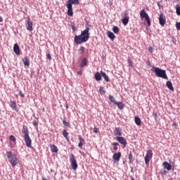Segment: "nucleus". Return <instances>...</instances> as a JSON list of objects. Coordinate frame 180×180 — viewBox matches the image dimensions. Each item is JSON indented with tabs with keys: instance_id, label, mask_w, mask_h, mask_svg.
I'll return each instance as SVG.
<instances>
[{
	"instance_id": "obj_1",
	"label": "nucleus",
	"mask_w": 180,
	"mask_h": 180,
	"mask_svg": "<svg viewBox=\"0 0 180 180\" xmlns=\"http://www.w3.org/2000/svg\"><path fill=\"white\" fill-rule=\"evenodd\" d=\"M89 30L90 28L87 27L81 32L80 35L75 36V43H76V44H82V43L88 41V40H89Z\"/></svg>"
},
{
	"instance_id": "obj_2",
	"label": "nucleus",
	"mask_w": 180,
	"mask_h": 180,
	"mask_svg": "<svg viewBox=\"0 0 180 180\" xmlns=\"http://www.w3.org/2000/svg\"><path fill=\"white\" fill-rule=\"evenodd\" d=\"M6 155L11 167H16L19 164L20 161L19 158H18V155L14 154L12 151H6Z\"/></svg>"
},
{
	"instance_id": "obj_3",
	"label": "nucleus",
	"mask_w": 180,
	"mask_h": 180,
	"mask_svg": "<svg viewBox=\"0 0 180 180\" xmlns=\"http://www.w3.org/2000/svg\"><path fill=\"white\" fill-rule=\"evenodd\" d=\"M153 72H155L156 77L159 78H163V79H168V76H167V72L162 69H160V68L153 67V70H151Z\"/></svg>"
},
{
	"instance_id": "obj_4",
	"label": "nucleus",
	"mask_w": 180,
	"mask_h": 180,
	"mask_svg": "<svg viewBox=\"0 0 180 180\" xmlns=\"http://www.w3.org/2000/svg\"><path fill=\"white\" fill-rule=\"evenodd\" d=\"M72 5H79V0H68L66 6L68 8V16H72L74 12L72 11Z\"/></svg>"
},
{
	"instance_id": "obj_5",
	"label": "nucleus",
	"mask_w": 180,
	"mask_h": 180,
	"mask_svg": "<svg viewBox=\"0 0 180 180\" xmlns=\"http://www.w3.org/2000/svg\"><path fill=\"white\" fill-rule=\"evenodd\" d=\"M140 17L141 19H145L148 26H151V20H150V16L148 13L146 12V10L143 9L140 11Z\"/></svg>"
},
{
	"instance_id": "obj_6",
	"label": "nucleus",
	"mask_w": 180,
	"mask_h": 180,
	"mask_svg": "<svg viewBox=\"0 0 180 180\" xmlns=\"http://www.w3.org/2000/svg\"><path fill=\"white\" fill-rule=\"evenodd\" d=\"M70 161L72 169H74V171H77V168H78V164L77 163V160H75V155H74L72 153L70 155Z\"/></svg>"
},
{
	"instance_id": "obj_7",
	"label": "nucleus",
	"mask_w": 180,
	"mask_h": 180,
	"mask_svg": "<svg viewBox=\"0 0 180 180\" xmlns=\"http://www.w3.org/2000/svg\"><path fill=\"white\" fill-rule=\"evenodd\" d=\"M151 158H153V150H147L146 155L145 156V164H146V165H148Z\"/></svg>"
},
{
	"instance_id": "obj_8",
	"label": "nucleus",
	"mask_w": 180,
	"mask_h": 180,
	"mask_svg": "<svg viewBox=\"0 0 180 180\" xmlns=\"http://www.w3.org/2000/svg\"><path fill=\"white\" fill-rule=\"evenodd\" d=\"M159 23L160 26H165V23H167V18L164 13H161L159 16Z\"/></svg>"
},
{
	"instance_id": "obj_9",
	"label": "nucleus",
	"mask_w": 180,
	"mask_h": 180,
	"mask_svg": "<svg viewBox=\"0 0 180 180\" xmlns=\"http://www.w3.org/2000/svg\"><path fill=\"white\" fill-rule=\"evenodd\" d=\"M26 28L27 30L32 32L33 30V22L30 20V18H28L27 20L26 21Z\"/></svg>"
},
{
	"instance_id": "obj_10",
	"label": "nucleus",
	"mask_w": 180,
	"mask_h": 180,
	"mask_svg": "<svg viewBox=\"0 0 180 180\" xmlns=\"http://www.w3.org/2000/svg\"><path fill=\"white\" fill-rule=\"evenodd\" d=\"M24 140L27 147L32 148V139H30V136L29 135L24 136Z\"/></svg>"
},
{
	"instance_id": "obj_11",
	"label": "nucleus",
	"mask_w": 180,
	"mask_h": 180,
	"mask_svg": "<svg viewBox=\"0 0 180 180\" xmlns=\"http://www.w3.org/2000/svg\"><path fill=\"white\" fill-rule=\"evenodd\" d=\"M117 140L120 143V144H122L124 147H126L127 146V141L126 139L123 136H117Z\"/></svg>"
},
{
	"instance_id": "obj_12",
	"label": "nucleus",
	"mask_w": 180,
	"mask_h": 180,
	"mask_svg": "<svg viewBox=\"0 0 180 180\" xmlns=\"http://www.w3.org/2000/svg\"><path fill=\"white\" fill-rule=\"evenodd\" d=\"M120 157H122V153L120 152L115 153L112 155L113 161H115V162H119V161H120Z\"/></svg>"
},
{
	"instance_id": "obj_13",
	"label": "nucleus",
	"mask_w": 180,
	"mask_h": 180,
	"mask_svg": "<svg viewBox=\"0 0 180 180\" xmlns=\"http://www.w3.org/2000/svg\"><path fill=\"white\" fill-rule=\"evenodd\" d=\"M13 51L17 56H20V49L19 48V45L18 44H14Z\"/></svg>"
},
{
	"instance_id": "obj_14",
	"label": "nucleus",
	"mask_w": 180,
	"mask_h": 180,
	"mask_svg": "<svg viewBox=\"0 0 180 180\" xmlns=\"http://www.w3.org/2000/svg\"><path fill=\"white\" fill-rule=\"evenodd\" d=\"M78 140H79V144H78V147L79 148H82V146H84V143H85V139H84V138H82V136H81V135H79L78 136Z\"/></svg>"
},
{
	"instance_id": "obj_15",
	"label": "nucleus",
	"mask_w": 180,
	"mask_h": 180,
	"mask_svg": "<svg viewBox=\"0 0 180 180\" xmlns=\"http://www.w3.org/2000/svg\"><path fill=\"white\" fill-rule=\"evenodd\" d=\"M163 168L167 171H171V169H172V165H171L168 162H163Z\"/></svg>"
},
{
	"instance_id": "obj_16",
	"label": "nucleus",
	"mask_w": 180,
	"mask_h": 180,
	"mask_svg": "<svg viewBox=\"0 0 180 180\" xmlns=\"http://www.w3.org/2000/svg\"><path fill=\"white\" fill-rule=\"evenodd\" d=\"M22 133L24 134V136H29V128H27V126L24 125L22 127Z\"/></svg>"
},
{
	"instance_id": "obj_17",
	"label": "nucleus",
	"mask_w": 180,
	"mask_h": 180,
	"mask_svg": "<svg viewBox=\"0 0 180 180\" xmlns=\"http://www.w3.org/2000/svg\"><path fill=\"white\" fill-rule=\"evenodd\" d=\"M10 107L13 110H18V105H16V102L11 101H10Z\"/></svg>"
},
{
	"instance_id": "obj_18",
	"label": "nucleus",
	"mask_w": 180,
	"mask_h": 180,
	"mask_svg": "<svg viewBox=\"0 0 180 180\" xmlns=\"http://www.w3.org/2000/svg\"><path fill=\"white\" fill-rule=\"evenodd\" d=\"M114 134L115 136H122V129L116 127L114 130Z\"/></svg>"
},
{
	"instance_id": "obj_19",
	"label": "nucleus",
	"mask_w": 180,
	"mask_h": 180,
	"mask_svg": "<svg viewBox=\"0 0 180 180\" xmlns=\"http://www.w3.org/2000/svg\"><path fill=\"white\" fill-rule=\"evenodd\" d=\"M51 153H58V148L54 144H50Z\"/></svg>"
},
{
	"instance_id": "obj_20",
	"label": "nucleus",
	"mask_w": 180,
	"mask_h": 180,
	"mask_svg": "<svg viewBox=\"0 0 180 180\" xmlns=\"http://www.w3.org/2000/svg\"><path fill=\"white\" fill-rule=\"evenodd\" d=\"M96 81H101L102 79V74L99 72H97L94 75Z\"/></svg>"
},
{
	"instance_id": "obj_21",
	"label": "nucleus",
	"mask_w": 180,
	"mask_h": 180,
	"mask_svg": "<svg viewBox=\"0 0 180 180\" xmlns=\"http://www.w3.org/2000/svg\"><path fill=\"white\" fill-rule=\"evenodd\" d=\"M107 34L109 39H110L111 40H115V39L116 38V36H115V34H113V32L110 31H108Z\"/></svg>"
},
{
	"instance_id": "obj_22",
	"label": "nucleus",
	"mask_w": 180,
	"mask_h": 180,
	"mask_svg": "<svg viewBox=\"0 0 180 180\" xmlns=\"http://www.w3.org/2000/svg\"><path fill=\"white\" fill-rule=\"evenodd\" d=\"M101 77H103V78H104L105 82H109L110 79H109V77H108L106 75V73H105L103 71H101Z\"/></svg>"
},
{
	"instance_id": "obj_23",
	"label": "nucleus",
	"mask_w": 180,
	"mask_h": 180,
	"mask_svg": "<svg viewBox=\"0 0 180 180\" xmlns=\"http://www.w3.org/2000/svg\"><path fill=\"white\" fill-rule=\"evenodd\" d=\"M135 123L137 126H141V120L139 117H134Z\"/></svg>"
},
{
	"instance_id": "obj_24",
	"label": "nucleus",
	"mask_w": 180,
	"mask_h": 180,
	"mask_svg": "<svg viewBox=\"0 0 180 180\" xmlns=\"http://www.w3.org/2000/svg\"><path fill=\"white\" fill-rule=\"evenodd\" d=\"M166 85L168 89H170V91H174V86H172V82H171L170 81H168L167 82Z\"/></svg>"
},
{
	"instance_id": "obj_25",
	"label": "nucleus",
	"mask_w": 180,
	"mask_h": 180,
	"mask_svg": "<svg viewBox=\"0 0 180 180\" xmlns=\"http://www.w3.org/2000/svg\"><path fill=\"white\" fill-rule=\"evenodd\" d=\"M62 133H63V137H65V139H66L68 141H70V139L68 138V132H67V130L63 129Z\"/></svg>"
},
{
	"instance_id": "obj_26",
	"label": "nucleus",
	"mask_w": 180,
	"mask_h": 180,
	"mask_svg": "<svg viewBox=\"0 0 180 180\" xmlns=\"http://www.w3.org/2000/svg\"><path fill=\"white\" fill-rule=\"evenodd\" d=\"M121 16L123 19L129 18V13L127 11H124V12L122 13Z\"/></svg>"
},
{
	"instance_id": "obj_27",
	"label": "nucleus",
	"mask_w": 180,
	"mask_h": 180,
	"mask_svg": "<svg viewBox=\"0 0 180 180\" xmlns=\"http://www.w3.org/2000/svg\"><path fill=\"white\" fill-rule=\"evenodd\" d=\"M129 19H130V18H122V22L124 25V26H127V24L129 23Z\"/></svg>"
},
{
	"instance_id": "obj_28",
	"label": "nucleus",
	"mask_w": 180,
	"mask_h": 180,
	"mask_svg": "<svg viewBox=\"0 0 180 180\" xmlns=\"http://www.w3.org/2000/svg\"><path fill=\"white\" fill-rule=\"evenodd\" d=\"M22 63H24V65H26V66L30 65V63H29V59H27V57H25L24 59H22Z\"/></svg>"
},
{
	"instance_id": "obj_29",
	"label": "nucleus",
	"mask_w": 180,
	"mask_h": 180,
	"mask_svg": "<svg viewBox=\"0 0 180 180\" xmlns=\"http://www.w3.org/2000/svg\"><path fill=\"white\" fill-rule=\"evenodd\" d=\"M99 92L101 95H105L106 94V91H105V87L101 86L99 88Z\"/></svg>"
},
{
	"instance_id": "obj_30",
	"label": "nucleus",
	"mask_w": 180,
	"mask_h": 180,
	"mask_svg": "<svg viewBox=\"0 0 180 180\" xmlns=\"http://www.w3.org/2000/svg\"><path fill=\"white\" fill-rule=\"evenodd\" d=\"M115 105H117L118 109H123V108H124V105L122 102H117Z\"/></svg>"
},
{
	"instance_id": "obj_31",
	"label": "nucleus",
	"mask_w": 180,
	"mask_h": 180,
	"mask_svg": "<svg viewBox=\"0 0 180 180\" xmlns=\"http://www.w3.org/2000/svg\"><path fill=\"white\" fill-rule=\"evenodd\" d=\"M109 99L110 102H112L114 105H116V103H117V101H116V99L113 96H109Z\"/></svg>"
},
{
	"instance_id": "obj_32",
	"label": "nucleus",
	"mask_w": 180,
	"mask_h": 180,
	"mask_svg": "<svg viewBox=\"0 0 180 180\" xmlns=\"http://www.w3.org/2000/svg\"><path fill=\"white\" fill-rule=\"evenodd\" d=\"M88 61L86 60V58H84L82 60L81 67L84 68L85 65H86Z\"/></svg>"
},
{
	"instance_id": "obj_33",
	"label": "nucleus",
	"mask_w": 180,
	"mask_h": 180,
	"mask_svg": "<svg viewBox=\"0 0 180 180\" xmlns=\"http://www.w3.org/2000/svg\"><path fill=\"white\" fill-rule=\"evenodd\" d=\"M112 146H114L113 150L114 151H117V148H118L117 146H119V143L114 142V143H112Z\"/></svg>"
},
{
	"instance_id": "obj_34",
	"label": "nucleus",
	"mask_w": 180,
	"mask_h": 180,
	"mask_svg": "<svg viewBox=\"0 0 180 180\" xmlns=\"http://www.w3.org/2000/svg\"><path fill=\"white\" fill-rule=\"evenodd\" d=\"M119 27L117 26H114L112 27V32H114V33H115V34H119Z\"/></svg>"
},
{
	"instance_id": "obj_35",
	"label": "nucleus",
	"mask_w": 180,
	"mask_h": 180,
	"mask_svg": "<svg viewBox=\"0 0 180 180\" xmlns=\"http://www.w3.org/2000/svg\"><path fill=\"white\" fill-rule=\"evenodd\" d=\"M84 53H85V47L81 46L78 50V54H84Z\"/></svg>"
},
{
	"instance_id": "obj_36",
	"label": "nucleus",
	"mask_w": 180,
	"mask_h": 180,
	"mask_svg": "<svg viewBox=\"0 0 180 180\" xmlns=\"http://www.w3.org/2000/svg\"><path fill=\"white\" fill-rule=\"evenodd\" d=\"M129 160L130 162H133L134 161V157L133 156V153L131 152L129 153Z\"/></svg>"
},
{
	"instance_id": "obj_37",
	"label": "nucleus",
	"mask_w": 180,
	"mask_h": 180,
	"mask_svg": "<svg viewBox=\"0 0 180 180\" xmlns=\"http://www.w3.org/2000/svg\"><path fill=\"white\" fill-rule=\"evenodd\" d=\"M128 65L131 67V68H133V62L131 61V57H128Z\"/></svg>"
},
{
	"instance_id": "obj_38",
	"label": "nucleus",
	"mask_w": 180,
	"mask_h": 180,
	"mask_svg": "<svg viewBox=\"0 0 180 180\" xmlns=\"http://www.w3.org/2000/svg\"><path fill=\"white\" fill-rule=\"evenodd\" d=\"M176 15H178V16H180V6L179 5L176 6Z\"/></svg>"
},
{
	"instance_id": "obj_39",
	"label": "nucleus",
	"mask_w": 180,
	"mask_h": 180,
	"mask_svg": "<svg viewBox=\"0 0 180 180\" xmlns=\"http://www.w3.org/2000/svg\"><path fill=\"white\" fill-rule=\"evenodd\" d=\"M70 26H71L72 30H73V32H75V30H77V27H75V22H72Z\"/></svg>"
},
{
	"instance_id": "obj_40",
	"label": "nucleus",
	"mask_w": 180,
	"mask_h": 180,
	"mask_svg": "<svg viewBox=\"0 0 180 180\" xmlns=\"http://www.w3.org/2000/svg\"><path fill=\"white\" fill-rule=\"evenodd\" d=\"M63 125L64 126H66L67 127H70V122H67V121H65V120H63Z\"/></svg>"
},
{
	"instance_id": "obj_41",
	"label": "nucleus",
	"mask_w": 180,
	"mask_h": 180,
	"mask_svg": "<svg viewBox=\"0 0 180 180\" xmlns=\"http://www.w3.org/2000/svg\"><path fill=\"white\" fill-rule=\"evenodd\" d=\"M10 141H16V138H15V136H13V135H11L10 136Z\"/></svg>"
},
{
	"instance_id": "obj_42",
	"label": "nucleus",
	"mask_w": 180,
	"mask_h": 180,
	"mask_svg": "<svg viewBox=\"0 0 180 180\" xmlns=\"http://www.w3.org/2000/svg\"><path fill=\"white\" fill-rule=\"evenodd\" d=\"M153 116L154 117V118L157 120V119H158V114H157V112L155 111H154L153 112Z\"/></svg>"
},
{
	"instance_id": "obj_43",
	"label": "nucleus",
	"mask_w": 180,
	"mask_h": 180,
	"mask_svg": "<svg viewBox=\"0 0 180 180\" xmlns=\"http://www.w3.org/2000/svg\"><path fill=\"white\" fill-rule=\"evenodd\" d=\"M32 123L35 127H37V126H39V121L36 120H34Z\"/></svg>"
},
{
	"instance_id": "obj_44",
	"label": "nucleus",
	"mask_w": 180,
	"mask_h": 180,
	"mask_svg": "<svg viewBox=\"0 0 180 180\" xmlns=\"http://www.w3.org/2000/svg\"><path fill=\"white\" fill-rule=\"evenodd\" d=\"M18 94L20 95V96L21 98H25V94L22 92V91H20L18 92Z\"/></svg>"
},
{
	"instance_id": "obj_45",
	"label": "nucleus",
	"mask_w": 180,
	"mask_h": 180,
	"mask_svg": "<svg viewBox=\"0 0 180 180\" xmlns=\"http://www.w3.org/2000/svg\"><path fill=\"white\" fill-rule=\"evenodd\" d=\"M176 27L177 30H180V22L176 23Z\"/></svg>"
},
{
	"instance_id": "obj_46",
	"label": "nucleus",
	"mask_w": 180,
	"mask_h": 180,
	"mask_svg": "<svg viewBox=\"0 0 180 180\" xmlns=\"http://www.w3.org/2000/svg\"><path fill=\"white\" fill-rule=\"evenodd\" d=\"M46 58H48V60H51V55L50 54V53H48L47 55H46Z\"/></svg>"
},
{
	"instance_id": "obj_47",
	"label": "nucleus",
	"mask_w": 180,
	"mask_h": 180,
	"mask_svg": "<svg viewBox=\"0 0 180 180\" xmlns=\"http://www.w3.org/2000/svg\"><path fill=\"white\" fill-rule=\"evenodd\" d=\"M94 133H98V128L97 127L94 128Z\"/></svg>"
},
{
	"instance_id": "obj_48",
	"label": "nucleus",
	"mask_w": 180,
	"mask_h": 180,
	"mask_svg": "<svg viewBox=\"0 0 180 180\" xmlns=\"http://www.w3.org/2000/svg\"><path fill=\"white\" fill-rule=\"evenodd\" d=\"M77 75H82V72H81V71H78L77 72Z\"/></svg>"
},
{
	"instance_id": "obj_49",
	"label": "nucleus",
	"mask_w": 180,
	"mask_h": 180,
	"mask_svg": "<svg viewBox=\"0 0 180 180\" xmlns=\"http://www.w3.org/2000/svg\"><path fill=\"white\" fill-rule=\"evenodd\" d=\"M0 22H4V18H2V17L0 16Z\"/></svg>"
},
{
	"instance_id": "obj_50",
	"label": "nucleus",
	"mask_w": 180,
	"mask_h": 180,
	"mask_svg": "<svg viewBox=\"0 0 180 180\" xmlns=\"http://www.w3.org/2000/svg\"><path fill=\"white\" fill-rule=\"evenodd\" d=\"M69 106L66 104V109H68Z\"/></svg>"
},
{
	"instance_id": "obj_51",
	"label": "nucleus",
	"mask_w": 180,
	"mask_h": 180,
	"mask_svg": "<svg viewBox=\"0 0 180 180\" xmlns=\"http://www.w3.org/2000/svg\"><path fill=\"white\" fill-rule=\"evenodd\" d=\"M175 2H178V1H179V0H174Z\"/></svg>"
},
{
	"instance_id": "obj_52",
	"label": "nucleus",
	"mask_w": 180,
	"mask_h": 180,
	"mask_svg": "<svg viewBox=\"0 0 180 180\" xmlns=\"http://www.w3.org/2000/svg\"><path fill=\"white\" fill-rule=\"evenodd\" d=\"M153 49V48L152 47H150V50H152Z\"/></svg>"
}]
</instances>
